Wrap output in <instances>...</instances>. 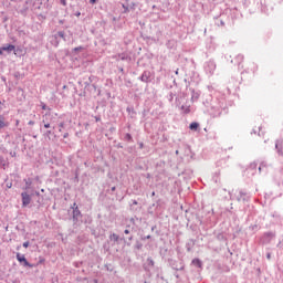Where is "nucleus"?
Here are the masks:
<instances>
[{
    "instance_id": "f257e3e1",
    "label": "nucleus",
    "mask_w": 283,
    "mask_h": 283,
    "mask_svg": "<svg viewBox=\"0 0 283 283\" xmlns=\"http://www.w3.org/2000/svg\"><path fill=\"white\" fill-rule=\"evenodd\" d=\"M21 197H22V207H28V205L32 202V197H30L28 192H22Z\"/></svg>"
},
{
    "instance_id": "f03ea898",
    "label": "nucleus",
    "mask_w": 283,
    "mask_h": 283,
    "mask_svg": "<svg viewBox=\"0 0 283 283\" xmlns=\"http://www.w3.org/2000/svg\"><path fill=\"white\" fill-rule=\"evenodd\" d=\"M18 262H23L24 266H29V269H32L34 265L28 262V259H25L24 255H21L20 253L17 254Z\"/></svg>"
},
{
    "instance_id": "7ed1b4c3",
    "label": "nucleus",
    "mask_w": 283,
    "mask_h": 283,
    "mask_svg": "<svg viewBox=\"0 0 283 283\" xmlns=\"http://www.w3.org/2000/svg\"><path fill=\"white\" fill-rule=\"evenodd\" d=\"M9 125L10 123L6 122V117H3V115H0V129L9 127Z\"/></svg>"
},
{
    "instance_id": "20e7f679",
    "label": "nucleus",
    "mask_w": 283,
    "mask_h": 283,
    "mask_svg": "<svg viewBox=\"0 0 283 283\" xmlns=\"http://www.w3.org/2000/svg\"><path fill=\"white\" fill-rule=\"evenodd\" d=\"M14 49L15 48L13 44H9L7 46L1 48L0 50H2V52H13Z\"/></svg>"
},
{
    "instance_id": "39448f33",
    "label": "nucleus",
    "mask_w": 283,
    "mask_h": 283,
    "mask_svg": "<svg viewBox=\"0 0 283 283\" xmlns=\"http://www.w3.org/2000/svg\"><path fill=\"white\" fill-rule=\"evenodd\" d=\"M198 127H200V124H198V122H193L189 125V129H191V132H197Z\"/></svg>"
},
{
    "instance_id": "423d86ee",
    "label": "nucleus",
    "mask_w": 283,
    "mask_h": 283,
    "mask_svg": "<svg viewBox=\"0 0 283 283\" xmlns=\"http://www.w3.org/2000/svg\"><path fill=\"white\" fill-rule=\"evenodd\" d=\"M192 264L193 266H198V269H202V261L200 259H193Z\"/></svg>"
},
{
    "instance_id": "0eeeda50",
    "label": "nucleus",
    "mask_w": 283,
    "mask_h": 283,
    "mask_svg": "<svg viewBox=\"0 0 283 283\" xmlns=\"http://www.w3.org/2000/svg\"><path fill=\"white\" fill-rule=\"evenodd\" d=\"M276 149H279V153L283 156V142H279L275 144Z\"/></svg>"
},
{
    "instance_id": "6e6552de",
    "label": "nucleus",
    "mask_w": 283,
    "mask_h": 283,
    "mask_svg": "<svg viewBox=\"0 0 283 283\" xmlns=\"http://www.w3.org/2000/svg\"><path fill=\"white\" fill-rule=\"evenodd\" d=\"M200 98V94L196 93V91L192 90V96H191V101L193 103V101H198Z\"/></svg>"
},
{
    "instance_id": "1a4fd4ad",
    "label": "nucleus",
    "mask_w": 283,
    "mask_h": 283,
    "mask_svg": "<svg viewBox=\"0 0 283 283\" xmlns=\"http://www.w3.org/2000/svg\"><path fill=\"white\" fill-rule=\"evenodd\" d=\"M81 216V210H78V207H75L73 210V218H78Z\"/></svg>"
},
{
    "instance_id": "9d476101",
    "label": "nucleus",
    "mask_w": 283,
    "mask_h": 283,
    "mask_svg": "<svg viewBox=\"0 0 283 283\" xmlns=\"http://www.w3.org/2000/svg\"><path fill=\"white\" fill-rule=\"evenodd\" d=\"M181 109H182L184 114H189V112H191L190 106H181Z\"/></svg>"
},
{
    "instance_id": "9b49d317",
    "label": "nucleus",
    "mask_w": 283,
    "mask_h": 283,
    "mask_svg": "<svg viewBox=\"0 0 283 283\" xmlns=\"http://www.w3.org/2000/svg\"><path fill=\"white\" fill-rule=\"evenodd\" d=\"M111 240H114V242H118V234L116 233L111 234Z\"/></svg>"
},
{
    "instance_id": "f8f14e48",
    "label": "nucleus",
    "mask_w": 283,
    "mask_h": 283,
    "mask_svg": "<svg viewBox=\"0 0 283 283\" xmlns=\"http://www.w3.org/2000/svg\"><path fill=\"white\" fill-rule=\"evenodd\" d=\"M23 247H24V249H28V248L30 247V242H28V241L24 242V243H23Z\"/></svg>"
},
{
    "instance_id": "ddd939ff",
    "label": "nucleus",
    "mask_w": 283,
    "mask_h": 283,
    "mask_svg": "<svg viewBox=\"0 0 283 283\" xmlns=\"http://www.w3.org/2000/svg\"><path fill=\"white\" fill-rule=\"evenodd\" d=\"M62 6H67V0H61Z\"/></svg>"
},
{
    "instance_id": "4468645a",
    "label": "nucleus",
    "mask_w": 283,
    "mask_h": 283,
    "mask_svg": "<svg viewBox=\"0 0 283 283\" xmlns=\"http://www.w3.org/2000/svg\"><path fill=\"white\" fill-rule=\"evenodd\" d=\"M45 129H50V123H44Z\"/></svg>"
},
{
    "instance_id": "2eb2a0df",
    "label": "nucleus",
    "mask_w": 283,
    "mask_h": 283,
    "mask_svg": "<svg viewBox=\"0 0 283 283\" xmlns=\"http://www.w3.org/2000/svg\"><path fill=\"white\" fill-rule=\"evenodd\" d=\"M43 262H45V259H41V260L39 261V264H43Z\"/></svg>"
},
{
    "instance_id": "dca6fc26",
    "label": "nucleus",
    "mask_w": 283,
    "mask_h": 283,
    "mask_svg": "<svg viewBox=\"0 0 283 283\" xmlns=\"http://www.w3.org/2000/svg\"><path fill=\"white\" fill-rule=\"evenodd\" d=\"M126 137L128 138V140H132V135L127 134Z\"/></svg>"
},
{
    "instance_id": "f3484780",
    "label": "nucleus",
    "mask_w": 283,
    "mask_h": 283,
    "mask_svg": "<svg viewBox=\"0 0 283 283\" xmlns=\"http://www.w3.org/2000/svg\"><path fill=\"white\" fill-rule=\"evenodd\" d=\"M251 167H252V169H255V167H258V165L251 164Z\"/></svg>"
},
{
    "instance_id": "a211bd4d",
    "label": "nucleus",
    "mask_w": 283,
    "mask_h": 283,
    "mask_svg": "<svg viewBox=\"0 0 283 283\" xmlns=\"http://www.w3.org/2000/svg\"><path fill=\"white\" fill-rule=\"evenodd\" d=\"M42 109H48V106L45 104H43Z\"/></svg>"
},
{
    "instance_id": "6ab92c4d",
    "label": "nucleus",
    "mask_w": 283,
    "mask_h": 283,
    "mask_svg": "<svg viewBox=\"0 0 283 283\" xmlns=\"http://www.w3.org/2000/svg\"><path fill=\"white\" fill-rule=\"evenodd\" d=\"M90 3L94 4L96 3V0H90Z\"/></svg>"
},
{
    "instance_id": "aec40b11",
    "label": "nucleus",
    "mask_w": 283,
    "mask_h": 283,
    "mask_svg": "<svg viewBox=\"0 0 283 283\" xmlns=\"http://www.w3.org/2000/svg\"><path fill=\"white\" fill-rule=\"evenodd\" d=\"M50 134H52V130L46 132V136H50Z\"/></svg>"
},
{
    "instance_id": "412c9836",
    "label": "nucleus",
    "mask_w": 283,
    "mask_h": 283,
    "mask_svg": "<svg viewBox=\"0 0 283 283\" xmlns=\"http://www.w3.org/2000/svg\"><path fill=\"white\" fill-rule=\"evenodd\" d=\"M124 233L127 235L129 234V230H125Z\"/></svg>"
},
{
    "instance_id": "4be33fe9",
    "label": "nucleus",
    "mask_w": 283,
    "mask_h": 283,
    "mask_svg": "<svg viewBox=\"0 0 283 283\" xmlns=\"http://www.w3.org/2000/svg\"><path fill=\"white\" fill-rule=\"evenodd\" d=\"M15 125H17V127H19V119L15 120Z\"/></svg>"
},
{
    "instance_id": "5701e85b",
    "label": "nucleus",
    "mask_w": 283,
    "mask_h": 283,
    "mask_svg": "<svg viewBox=\"0 0 283 283\" xmlns=\"http://www.w3.org/2000/svg\"><path fill=\"white\" fill-rule=\"evenodd\" d=\"M29 125H34V122H33V120H30V122H29Z\"/></svg>"
},
{
    "instance_id": "b1692460",
    "label": "nucleus",
    "mask_w": 283,
    "mask_h": 283,
    "mask_svg": "<svg viewBox=\"0 0 283 283\" xmlns=\"http://www.w3.org/2000/svg\"><path fill=\"white\" fill-rule=\"evenodd\" d=\"M75 207H78V206H76V203H73V210H74Z\"/></svg>"
},
{
    "instance_id": "393cba45",
    "label": "nucleus",
    "mask_w": 283,
    "mask_h": 283,
    "mask_svg": "<svg viewBox=\"0 0 283 283\" xmlns=\"http://www.w3.org/2000/svg\"><path fill=\"white\" fill-rule=\"evenodd\" d=\"M1 54H3V51L0 49V56H1Z\"/></svg>"
},
{
    "instance_id": "a878e982",
    "label": "nucleus",
    "mask_w": 283,
    "mask_h": 283,
    "mask_svg": "<svg viewBox=\"0 0 283 283\" xmlns=\"http://www.w3.org/2000/svg\"><path fill=\"white\" fill-rule=\"evenodd\" d=\"M60 127H64V124H63V123H61V124H60Z\"/></svg>"
},
{
    "instance_id": "bb28decb",
    "label": "nucleus",
    "mask_w": 283,
    "mask_h": 283,
    "mask_svg": "<svg viewBox=\"0 0 283 283\" xmlns=\"http://www.w3.org/2000/svg\"><path fill=\"white\" fill-rule=\"evenodd\" d=\"M268 260H271V255L270 254H268Z\"/></svg>"
},
{
    "instance_id": "cd10ccee",
    "label": "nucleus",
    "mask_w": 283,
    "mask_h": 283,
    "mask_svg": "<svg viewBox=\"0 0 283 283\" xmlns=\"http://www.w3.org/2000/svg\"><path fill=\"white\" fill-rule=\"evenodd\" d=\"M115 190H116V188H115V187H113V188H112V191H115Z\"/></svg>"
},
{
    "instance_id": "c85d7f7f",
    "label": "nucleus",
    "mask_w": 283,
    "mask_h": 283,
    "mask_svg": "<svg viewBox=\"0 0 283 283\" xmlns=\"http://www.w3.org/2000/svg\"><path fill=\"white\" fill-rule=\"evenodd\" d=\"M259 171H262V167H259Z\"/></svg>"
},
{
    "instance_id": "c756f323",
    "label": "nucleus",
    "mask_w": 283,
    "mask_h": 283,
    "mask_svg": "<svg viewBox=\"0 0 283 283\" xmlns=\"http://www.w3.org/2000/svg\"><path fill=\"white\" fill-rule=\"evenodd\" d=\"M151 196H156V192H153Z\"/></svg>"
},
{
    "instance_id": "7c9ffc66",
    "label": "nucleus",
    "mask_w": 283,
    "mask_h": 283,
    "mask_svg": "<svg viewBox=\"0 0 283 283\" xmlns=\"http://www.w3.org/2000/svg\"><path fill=\"white\" fill-rule=\"evenodd\" d=\"M145 283H147V282H145Z\"/></svg>"
}]
</instances>
